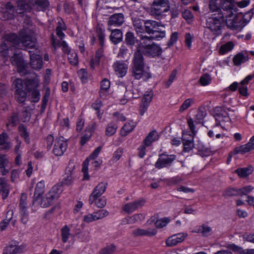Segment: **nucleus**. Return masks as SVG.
Listing matches in <instances>:
<instances>
[{
	"mask_svg": "<svg viewBox=\"0 0 254 254\" xmlns=\"http://www.w3.org/2000/svg\"><path fill=\"white\" fill-rule=\"evenodd\" d=\"M249 59V57L247 52L243 51L238 53L234 57L233 59V62L235 65L239 66L242 64L247 62Z\"/></svg>",
	"mask_w": 254,
	"mask_h": 254,
	"instance_id": "a878e982",
	"label": "nucleus"
},
{
	"mask_svg": "<svg viewBox=\"0 0 254 254\" xmlns=\"http://www.w3.org/2000/svg\"><path fill=\"white\" fill-rule=\"evenodd\" d=\"M0 194L2 196V198L5 199L9 194V187L4 179L0 178Z\"/></svg>",
	"mask_w": 254,
	"mask_h": 254,
	"instance_id": "72a5a7b5",
	"label": "nucleus"
},
{
	"mask_svg": "<svg viewBox=\"0 0 254 254\" xmlns=\"http://www.w3.org/2000/svg\"><path fill=\"white\" fill-rule=\"evenodd\" d=\"M117 128L118 126L116 123L112 122L108 124L105 129L106 135L108 136H112L116 132Z\"/></svg>",
	"mask_w": 254,
	"mask_h": 254,
	"instance_id": "e433bc0d",
	"label": "nucleus"
},
{
	"mask_svg": "<svg viewBox=\"0 0 254 254\" xmlns=\"http://www.w3.org/2000/svg\"><path fill=\"white\" fill-rule=\"evenodd\" d=\"M169 0H154L151 7V12L157 19L169 10Z\"/></svg>",
	"mask_w": 254,
	"mask_h": 254,
	"instance_id": "423d86ee",
	"label": "nucleus"
},
{
	"mask_svg": "<svg viewBox=\"0 0 254 254\" xmlns=\"http://www.w3.org/2000/svg\"><path fill=\"white\" fill-rule=\"evenodd\" d=\"M8 161L5 159V155L0 154V168L2 172V175H5V174L8 172V171L5 169V164Z\"/></svg>",
	"mask_w": 254,
	"mask_h": 254,
	"instance_id": "680f3d73",
	"label": "nucleus"
},
{
	"mask_svg": "<svg viewBox=\"0 0 254 254\" xmlns=\"http://www.w3.org/2000/svg\"><path fill=\"white\" fill-rule=\"evenodd\" d=\"M145 200L143 198L136 200L133 202L126 204L123 207V210L128 213L135 211L138 208L142 207L145 203Z\"/></svg>",
	"mask_w": 254,
	"mask_h": 254,
	"instance_id": "aec40b11",
	"label": "nucleus"
},
{
	"mask_svg": "<svg viewBox=\"0 0 254 254\" xmlns=\"http://www.w3.org/2000/svg\"><path fill=\"white\" fill-rule=\"evenodd\" d=\"M96 36L99 40V45L103 47L104 46V41L105 40V30L103 27L102 24L98 23L95 28Z\"/></svg>",
	"mask_w": 254,
	"mask_h": 254,
	"instance_id": "b1692460",
	"label": "nucleus"
},
{
	"mask_svg": "<svg viewBox=\"0 0 254 254\" xmlns=\"http://www.w3.org/2000/svg\"><path fill=\"white\" fill-rule=\"evenodd\" d=\"M161 27H164V25L158 22L152 20L145 21L144 33L151 36H141V40L152 41L154 39L159 40L164 38L166 36V32L162 29Z\"/></svg>",
	"mask_w": 254,
	"mask_h": 254,
	"instance_id": "f03ea898",
	"label": "nucleus"
},
{
	"mask_svg": "<svg viewBox=\"0 0 254 254\" xmlns=\"http://www.w3.org/2000/svg\"><path fill=\"white\" fill-rule=\"evenodd\" d=\"M110 87V81L107 78L103 79L100 83V96L101 97L104 91H107Z\"/></svg>",
	"mask_w": 254,
	"mask_h": 254,
	"instance_id": "a18cd8bd",
	"label": "nucleus"
},
{
	"mask_svg": "<svg viewBox=\"0 0 254 254\" xmlns=\"http://www.w3.org/2000/svg\"><path fill=\"white\" fill-rule=\"evenodd\" d=\"M39 83V80L37 77L28 79L25 81V85L29 91L37 90Z\"/></svg>",
	"mask_w": 254,
	"mask_h": 254,
	"instance_id": "473e14b6",
	"label": "nucleus"
},
{
	"mask_svg": "<svg viewBox=\"0 0 254 254\" xmlns=\"http://www.w3.org/2000/svg\"><path fill=\"white\" fill-rule=\"evenodd\" d=\"M10 60L11 64L17 67L18 72L25 73L27 64L24 62L20 54L15 53L11 58Z\"/></svg>",
	"mask_w": 254,
	"mask_h": 254,
	"instance_id": "ddd939ff",
	"label": "nucleus"
},
{
	"mask_svg": "<svg viewBox=\"0 0 254 254\" xmlns=\"http://www.w3.org/2000/svg\"><path fill=\"white\" fill-rule=\"evenodd\" d=\"M50 94L51 92L50 89L49 88H47L42 99V109L44 110L46 108Z\"/></svg>",
	"mask_w": 254,
	"mask_h": 254,
	"instance_id": "0e129e2a",
	"label": "nucleus"
},
{
	"mask_svg": "<svg viewBox=\"0 0 254 254\" xmlns=\"http://www.w3.org/2000/svg\"><path fill=\"white\" fill-rule=\"evenodd\" d=\"M72 179L71 176H67L64 181L55 185L47 193L48 197L50 198L51 200L54 203L55 200L59 197L60 194L63 191V185H69L71 184Z\"/></svg>",
	"mask_w": 254,
	"mask_h": 254,
	"instance_id": "0eeeda50",
	"label": "nucleus"
},
{
	"mask_svg": "<svg viewBox=\"0 0 254 254\" xmlns=\"http://www.w3.org/2000/svg\"><path fill=\"white\" fill-rule=\"evenodd\" d=\"M131 75L136 80L142 79L146 81L152 77L151 73L145 69V62L143 56L140 54L134 53L130 69Z\"/></svg>",
	"mask_w": 254,
	"mask_h": 254,
	"instance_id": "f257e3e1",
	"label": "nucleus"
},
{
	"mask_svg": "<svg viewBox=\"0 0 254 254\" xmlns=\"http://www.w3.org/2000/svg\"><path fill=\"white\" fill-rule=\"evenodd\" d=\"M103 104L102 102L100 100H96L94 103H93L91 106V107L96 111V114L99 119L102 118V114L100 113V108L102 106Z\"/></svg>",
	"mask_w": 254,
	"mask_h": 254,
	"instance_id": "5fc2aeb1",
	"label": "nucleus"
},
{
	"mask_svg": "<svg viewBox=\"0 0 254 254\" xmlns=\"http://www.w3.org/2000/svg\"><path fill=\"white\" fill-rule=\"evenodd\" d=\"M27 198V196L26 193H21L19 205L20 216H28Z\"/></svg>",
	"mask_w": 254,
	"mask_h": 254,
	"instance_id": "5701e85b",
	"label": "nucleus"
},
{
	"mask_svg": "<svg viewBox=\"0 0 254 254\" xmlns=\"http://www.w3.org/2000/svg\"><path fill=\"white\" fill-rule=\"evenodd\" d=\"M26 245H18V242L13 241L10 243L3 250L2 254H18L25 252Z\"/></svg>",
	"mask_w": 254,
	"mask_h": 254,
	"instance_id": "9b49d317",
	"label": "nucleus"
},
{
	"mask_svg": "<svg viewBox=\"0 0 254 254\" xmlns=\"http://www.w3.org/2000/svg\"><path fill=\"white\" fill-rule=\"evenodd\" d=\"M183 144L184 146L183 150L185 152H189L194 148L193 138L188 140L183 138Z\"/></svg>",
	"mask_w": 254,
	"mask_h": 254,
	"instance_id": "79ce46f5",
	"label": "nucleus"
},
{
	"mask_svg": "<svg viewBox=\"0 0 254 254\" xmlns=\"http://www.w3.org/2000/svg\"><path fill=\"white\" fill-rule=\"evenodd\" d=\"M108 30L111 31L110 39L113 43L117 44L122 41L123 33L121 30H111L110 27L108 28Z\"/></svg>",
	"mask_w": 254,
	"mask_h": 254,
	"instance_id": "bb28decb",
	"label": "nucleus"
},
{
	"mask_svg": "<svg viewBox=\"0 0 254 254\" xmlns=\"http://www.w3.org/2000/svg\"><path fill=\"white\" fill-rule=\"evenodd\" d=\"M39 10L45 11L49 6L48 0H36Z\"/></svg>",
	"mask_w": 254,
	"mask_h": 254,
	"instance_id": "13d9d810",
	"label": "nucleus"
},
{
	"mask_svg": "<svg viewBox=\"0 0 254 254\" xmlns=\"http://www.w3.org/2000/svg\"><path fill=\"white\" fill-rule=\"evenodd\" d=\"M70 234L69 228L67 226H64L61 230L62 240L63 243L67 242Z\"/></svg>",
	"mask_w": 254,
	"mask_h": 254,
	"instance_id": "603ef678",
	"label": "nucleus"
},
{
	"mask_svg": "<svg viewBox=\"0 0 254 254\" xmlns=\"http://www.w3.org/2000/svg\"><path fill=\"white\" fill-rule=\"evenodd\" d=\"M254 171V167L252 165H249L246 167L239 168L235 170L234 173L237 175H251Z\"/></svg>",
	"mask_w": 254,
	"mask_h": 254,
	"instance_id": "4c0bfd02",
	"label": "nucleus"
},
{
	"mask_svg": "<svg viewBox=\"0 0 254 254\" xmlns=\"http://www.w3.org/2000/svg\"><path fill=\"white\" fill-rule=\"evenodd\" d=\"M139 44H137L136 50L134 53L140 54L141 56L155 58L160 56L162 53V49L160 46L154 43L151 44H147L146 40H140Z\"/></svg>",
	"mask_w": 254,
	"mask_h": 254,
	"instance_id": "7ed1b4c3",
	"label": "nucleus"
},
{
	"mask_svg": "<svg viewBox=\"0 0 254 254\" xmlns=\"http://www.w3.org/2000/svg\"><path fill=\"white\" fill-rule=\"evenodd\" d=\"M185 236L184 234H178L169 237L166 241V245L168 247H173L178 243L183 242Z\"/></svg>",
	"mask_w": 254,
	"mask_h": 254,
	"instance_id": "393cba45",
	"label": "nucleus"
},
{
	"mask_svg": "<svg viewBox=\"0 0 254 254\" xmlns=\"http://www.w3.org/2000/svg\"><path fill=\"white\" fill-rule=\"evenodd\" d=\"M157 233L155 229H148L147 230L138 228L135 229L132 232V235L134 237L138 236H152L155 235Z\"/></svg>",
	"mask_w": 254,
	"mask_h": 254,
	"instance_id": "cd10ccee",
	"label": "nucleus"
},
{
	"mask_svg": "<svg viewBox=\"0 0 254 254\" xmlns=\"http://www.w3.org/2000/svg\"><path fill=\"white\" fill-rule=\"evenodd\" d=\"M51 42L52 46L55 49L62 47V50L64 53L67 54L68 55L71 53V49L68 46L66 42L65 41H63L62 42L58 41L57 42V40L53 34H52L51 36Z\"/></svg>",
	"mask_w": 254,
	"mask_h": 254,
	"instance_id": "4be33fe9",
	"label": "nucleus"
},
{
	"mask_svg": "<svg viewBox=\"0 0 254 254\" xmlns=\"http://www.w3.org/2000/svg\"><path fill=\"white\" fill-rule=\"evenodd\" d=\"M194 102V99L192 98H188L186 99L181 106L179 111L180 112H184L193 104Z\"/></svg>",
	"mask_w": 254,
	"mask_h": 254,
	"instance_id": "6e6d98bb",
	"label": "nucleus"
},
{
	"mask_svg": "<svg viewBox=\"0 0 254 254\" xmlns=\"http://www.w3.org/2000/svg\"><path fill=\"white\" fill-rule=\"evenodd\" d=\"M211 81V78L208 73L203 74L199 79V82L202 86H206L209 84Z\"/></svg>",
	"mask_w": 254,
	"mask_h": 254,
	"instance_id": "bf43d9fd",
	"label": "nucleus"
},
{
	"mask_svg": "<svg viewBox=\"0 0 254 254\" xmlns=\"http://www.w3.org/2000/svg\"><path fill=\"white\" fill-rule=\"evenodd\" d=\"M67 147V140L63 136H60L55 140L53 152L57 156H62L66 150Z\"/></svg>",
	"mask_w": 254,
	"mask_h": 254,
	"instance_id": "9d476101",
	"label": "nucleus"
},
{
	"mask_svg": "<svg viewBox=\"0 0 254 254\" xmlns=\"http://www.w3.org/2000/svg\"><path fill=\"white\" fill-rule=\"evenodd\" d=\"M113 68L119 77H124L128 69V65L124 61H117L113 64Z\"/></svg>",
	"mask_w": 254,
	"mask_h": 254,
	"instance_id": "2eb2a0df",
	"label": "nucleus"
},
{
	"mask_svg": "<svg viewBox=\"0 0 254 254\" xmlns=\"http://www.w3.org/2000/svg\"><path fill=\"white\" fill-rule=\"evenodd\" d=\"M125 21L124 15L122 13H115L112 15L108 21V26H120Z\"/></svg>",
	"mask_w": 254,
	"mask_h": 254,
	"instance_id": "6ab92c4d",
	"label": "nucleus"
},
{
	"mask_svg": "<svg viewBox=\"0 0 254 254\" xmlns=\"http://www.w3.org/2000/svg\"><path fill=\"white\" fill-rule=\"evenodd\" d=\"M20 121L18 113L16 112H13L8 119L9 124L13 127L18 125Z\"/></svg>",
	"mask_w": 254,
	"mask_h": 254,
	"instance_id": "864d4df0",
	"label": "nucleus"
},
{
	"mask_svg": "<svg viewBox=\"0 0 254 254\" xmlns=\"http://www.w3.org/2000/svg\"><path fill=\"white\" fill-rule=\"evenodd\" d=\"M9 46L5 41L0 45V55L3 58H7L8 55Z\"/></svg>",
	"mask_w": 254,
	"mask_h": 254,
	"instance_id": "3c124183",
	"label": "nucleus"
},
{
	"mask_svg": "<svg viewBox=\"0 0 254 254\" xmlns=\"http://www.w3.org/2000/svg\"><path fill=\"white\" fill-rule=\"evenodd\" d=\"M209 11L213 14H216V15H219V13H223L221 9L217 5L216 2L210 1L209 3Z\"/></svg>",
	"mask_w": 254,
	"mask_h": 254,
	"instance_id": "8fccbe9b",
	"label": "nucleus"
},
{
	"mask_svg": "<svg viewBox=\"0 0 254 254\" xmlns=\"http://www.w3.org/2000/svg\"><path fill=\"white\" fill-rule=\"evenodd\" d=\"M103 52L102 47L96 51L95 57L90 60V66L92 68L99 64L100 59L103 56Z\"/></svg>",
	"mask_w": 254,
	"mask_h": 254,
	"instance_id": "7c9ffc66",
	"label": "nucleus"
},
{
	"mask_svg": "<svg viewBox=\"0 0 254 254\" xmlns=\"http://www.w3.org/2000/svg\"><path fill=\"white\" fill-rule=\"evenodd\" d=\"M239 189L229 188L223 192V196L225 197L240 196Z\"/></svg>",
	"mask_w": 254,
	"mask_h": 254,
	"instance_id": "a19ab883",
	"label": "nucleus"
},
{
	"mask_svg": "<svg viewBox=\"0 0 254 254\" xmlns=\"http://www.w3.org/2000/svg\"><path fill=\"white\" fill-rule=\"evenodd\" d=\"M96 221L101 220L109 214L108 211L105 209H99L93 212Z\"/></svg>",
	"mask_w": 254,
	"mask_h": 254,
	"instance_id": "09e8293b",
	"label": "nucleus"
},
{
	"mask_svg": "<svg viewBox=\"0 0 254 254\" xmlns=\"http://www.w3.org/2000/svg\"><path fill=\"white\" fill-rule=\"evenodd\" d=\"M132 24L137 35L139 37L141 40V36L144 33L145 22L146 20L138 17L132 18Z\"/></svg>",
	"mask_w": 254,
	"mask_h": 254,
	"instance_id": "a211bd4d",
	"label": "nucleus"
},
{
	"mask_svg": "<svg viewBox=\"0 0 254 254\" xmlns=\"http://www.w3.org/2000/svg\"><path fill=\"white\" fill-rule=\"evenodd\" d=\"M143 218V215L142 214H135L131 216L126 218L125 221H126L127 224H134Z\"/></svg>",
	"mask_w": 254,
	"mask_h": 254,
	"instance_id": "c03bdc74",
	"label": "nucleus"
},
{
	"mask_svg": "<svg viewBox=\"0 0 254 254\" xmlns=\"http://www.w3.org/2000/svg\"><path fill=\"white\" fill-rule=\"evenodd\" d=\"M198 154L202 157L208 156L211 154V150L206 147L201 142H198L197 144Z\"/></svg>",
	"mask_w": 254,
	"mask_h": 254,
	"instance_id": "f704fd0d",
	"label": "nucleus"
},
{
	"mask_svg": "<svg viewBox=\"0 0 254 254\" xmlns=\"http://www.w3.org/2000/svg\"><path fill=\"white\" fill-rule=\"evenodd\" d=\"M29 52L30 54V65L31 67L36 70H40L43 65L42 56L31 51Z\"/></svg>",
	"mask_w": 254,
	"mask_h": 254,
	"instance_id": "f3484780",
	"label": "nucleus"
},
{
	"mask_svg": "<svg viewBox=\"0 0 254 254\" xmlns=\"http://www.w3.org/2000/svg\"><path fill=\"white\" fill-rule=\"evenodd\" d=\"M225 14V13H219V15H216V14H212V16L207 19V27L214 35L221 34L222 29L225 26L226 21Z\"/></svg>",
	"mask_w": 254,
	"mask_h": 254,
	"instance_id": "39448f33",
	"label": "nucleus"
},
{
	"mask_svg": "<svg viewBox=\"0 0 254 254\" xmlns=\"http://www.w3.org/2000/svg\"><path fill=\"white\" fill-rule=\"evenodd\" d=\"M6 40L15 48H20L21 43L26 48H33L36 46V41L31 36L25 34L20 39L15 34H10L6 36Z\"/></svg>",
	"mask_w": 254,
	"mask_h": 254,
	"instance_id": "20e7f679",
	"label": "nucleus"
},
{
	"mask_svg": "<svg viewBox=\"0 0 254 254\" xmlns=\"http://www.w3.org/2000/svg\"><path fill=\"white\" fill-rule=\"evenodd\" d=\"M68 60L70 64L73 65H76L78 63L77 54L75 52H72L68 55Z\"/></svg>",
	"mask_w": 254,
	"mask_h": 254,
	"instance_id": "e2e57ef3",
	"label": "nucleus"
},
{
	"mask_svg": "<svg viewBox=\"0 0 254 254\" xmlns=\"http://www.w3.org/2000/svg\"><path fill=\"white\" fill-rule=\"evenodd\" d=\"M206 115V112L204 110L199 109L195 116V122L196 124H201Z\"/></svg>",
	"mask_w": 254,
	"mask_h": 254,
	"instance_id": "4d7b16f0",
	"label": "nucleus"
},
{
	"mask_svg": "<svg viewBox=\"0 0 254 254\" xmlns=\"http://www.w3.org/2000/svg\"><path fill=\"white\" fill-rule=\"evenodd\" d=\"M45 183L43 181H41L38 182L36 186L35 192L33 196V199L32 202L33 205L39 204L40 201L38 200H41V196L44 191Z\"/></svg>",
	"mask_w": 254,
	"mask_h": 254,
	"instance_id": "412c9836",
	"label": "nucleus"
},
{
	"mask_svg": "<svg viewBox=\"0 0 254 254\" xmlns=\"http://www.w3.org/2000/svg\"><path fill=\"white\" fill-rule=\"evenodd\" d=\"M19 133L21 137H23L25 141L27 143H30L29 133L27 131L26 127L23 124H20L18 127Z\"/></svg>",
	"mask_w": 254,
	"mask_h": 254,
	"instance_id": "c9c22d12",
	"label": "nucleus"
},
{
	"mask_svg": "<svg viewBox=\"0 0 254 254\" xmlns=\"http://www.w3.org/2000/svg\"><path fill=\"white\" fill-rule=\"evenodd\" d=\"M153 93L152 91L145 92L141 101L150 104L152 100Z\"/></svg>",
	"mask_w": 254,
	"mask_h": 254,
	"instance_id": "338daca9",
	"label": "nucleus"
},
{
	"mask_svg": "<svg viewBox=\"0 0 254 254\" xmlns=\"http://www.w3.org/2000/svg\"><path fill=\"white\" fill-rule=\"evenodd\" d=\"M211 230V227L207 225L203 224L196 228V232L201 233L203 236L207 237L210 235Z\"/></svg>",
	"mask_w": 254,
	"mask_h": 254,
	"instance_id": "58836bf2",
	"label": "nucleus"
},
{
	"mask_svg": "<svg viewBox=\"0 0 254 254\" xmlns=\"http://www.w3.org/2000/svg\"><path fill=\"white\" fill-rule=\"evenodd\" d=\"M158 159L155 163V167L158 169L167 168L171 166L176 160V156L174 154H168L166 152L159 154Z\"/></svg>",
	"mask_w": 254,
	"mask_h": 254,
	"instance_id": "1a4fd4ad",
	"label": "nucleus"
},
{
	"mask_svg": "<svg viewBox=\"0 0 254 254\" xmlns=\"http://www.w3.org/2000/svg\"><path fill=\"white\" fill-rule=\"evenodd\" d=\"M159 136L156 130H153L148 133L143 141V143L146 146H150L152 143L158 140Z\"/></svg>",
	"mask_w": 254,
	"mask_h": 254,
	"instance_id": "c756f323",
	"label": "nucleus"
},
{
	"mask_svg": "<svg viewBox=\"0 0 254 254\" xmlns=\"http://www.w3.org/2000/svg\"><path fill=\"white\" fill-rule=\"evenodd\" d=\"M234 47V44L232 42H228L223 45L219 49V52L221 55H224L231 51Z\"/></svg>",
	"mask_w": 254,
	"mask_h": 254,
	"instance_id": "37998d69",
	"label": "nucleus"
},
{
	"mask_svg": "<svg viewBox=\"0 0 254 254\" xmlns=\"http://www.w3.org/2000/svg\"><path fill=\"white\" fill-rule=\"evenodd\" d=\"M221 8L227 12L224 13L226 17H232L234 15V12H236V7L234 4V0H221Z\"/></svg>",
	"mask_w": 254,
	"mask_h": 254,
	"instance_id": "dca6fc26",
	"label": "nucleus"
},
{
	"mask_svg": "<svg viewBox=\"0 0 254 254\" xmlns=\"http://www.w3.org/2000/svg\"><path fill=\"white\" fill-rule=\"evenodd\" d=\"M253 150H254V135L251 137L247 143L236 147L233 151L229 152L227 159V163H230L233 155L238 154H244Z\"/></svg>",
	"mask_w": 254,
	"mask_h": 254,
	"instance_id": "6e6552de",
	"label": "nucleus"
},
{
	"mask_svg": "<svg viewBox=\"0 0 254 254\" xmlns=\"http://www.w3.org/2000/svg\"><path fill=\"white\" fill-rule=\"evenodd\" d=\"M116 250V246L110 244L103 248L99 253L100 254H112Z\"/></svg>",
	"mask_w": 254,
	"mask_h": 254,
	"instance_id": "052dcab7",
	"label": "nucleus"
},
{
	"mask_svg": "<svg viewBox=\"0 0 254 254\" xmlns=\"http://www.w3.org/2000/svg\"><path fill=\"white\" fill-rule=\"evenodd\" d=\"M136 126V123L132 120H130L125 123L122 127L120 131V134L122 136H126L129 133L133 131Z\"/></svg>",
	"mask_w": 254,
	"mask_h": 254,
	"instance_id": "c85d7f7f",
	"label": "nucleus"
},
{
	"mask_svg": "<svg viewBox=\"0 0 254 254\" xmlns=\"http://www.w3.org/2000/svg\"><path fill=\"white\" fill-rule=\"evenodd\" d=\"M28 7L29 5L23 2H19L17 4V8L16 9L17 12L20 14L23 13L24 11L27 10Z\"/></svg>",
	"mask_w": 254,
	"mask_h": 254,
	"instance_id": "774afa93",
	"label": "nucleus"
},
{
	"mask_svg": "<svg viewBox=\"0 0 254 254\" xmlns=\"http://www.w3.org/2000/svg\"><path fill=\"white\" fill-rule=\"evenodd\" d=\"M65 175H73L76 173L75 166L73 162L70 161L66 167L65 170Z\"/></svg>",
	"mask_w": 254,
	"mask_h": 254,
	"instance_id": "69168bd1",
	"label": "nucleus"
},
{
	"mask_svg": "<svg viewBox=\"0 0 254 254\" xmlns=\"http://www.w3.org/2000/svg\"><path fill=\"white\" fill-rule=\"evenodd\" d=\"M38 201H40L39 204L37 203L35 205H40L42 207H48L53 204L50 198L48 196L47 194L43 198L41 196V200H38Z\"/></svg>",
	"mask_w": 254,
	"mask_h": 254,
	"instance_id": "49530a36",
	"label": "nucleus"
},
{
	"mask_svg": "<svg viewBox=\"0 0 254 254\" xmlns=\"http://www.w3.org/2000/svg\"><path fill=\"white\" fill-rule=\"evenodd\" d=\"M27 93L25 90H21L15 91V98L19 103H23L26 100Z\"/></svg>",
	"mask_w": 254,
	"mask_h": 254,
	"instance_id": "de8ad7c7",
	"label": "nucleus"
},
{
	"mask_svg": "<svg viewBox=\"0 0 254 254\" xmlns=\"http://www.w3.org/2000/svg\"><path fill=\"white\" fill-rule=\"evenodd\" d=\"M0 12L2 14V18L4 20L13 19L15 18V9L10 2L6 3L4 6L1 8Z\"/></svg>",
	"mask_w": 254,
	"mask_h": 254,
	"instance_id": "4468645a",
	"label": "nucleus"
},
{
	"mask_svg": "<svg viewBox=\"0 0 254 254\" xmlns=\"http://www.w3.org/2000/svg\"><path fill=\"white\" fill-rule=\"evenodd\" d=\"M107 185L108 184L106 182H101L98 184L89 196V203L90 204L94 203L95 200L104 193Z\"/></svg>",
	"mask_w": 254,
	"mask_h": 254,
	"instance_id": "f8f14e48",
	"label": "nucleus"
},
{
	"mask_svg": "<svg viewBox=\"0 0 254 254\" xmlns=\"http://www.w3.org/2000/svg\"><path fill=\"white\" fill-rule=\"evenodd\" d=\"M137 42L138 40L135 37L133 32L131 31H128L126 33L125 42L127 46L132 48Z\"/></svg>",
	"mask_w": 254,
	"mask_h": 254,
	"instance_id": "2f4dec72",
	"label": "nucleus"
},
{
	"mask_svg": "<svg viewBox=\"0 0 254 254\" xmlns=\"http://www.w3.org/2000/svg\"><path fill=\"white\" fill-rule=\"evenodd\" d=\"M216 110L217 111L220 112L219 113H216L218 117L217 120H219L220 118H225L226 121H231L230 115L227 112L226 110H224L221 107H217Z\"/></svg>",
	"mask_w": 254,
	"mask_h": 254,
	"instance_id": "ea45409f",
	"label": "nucleus"
}]
</instances>
